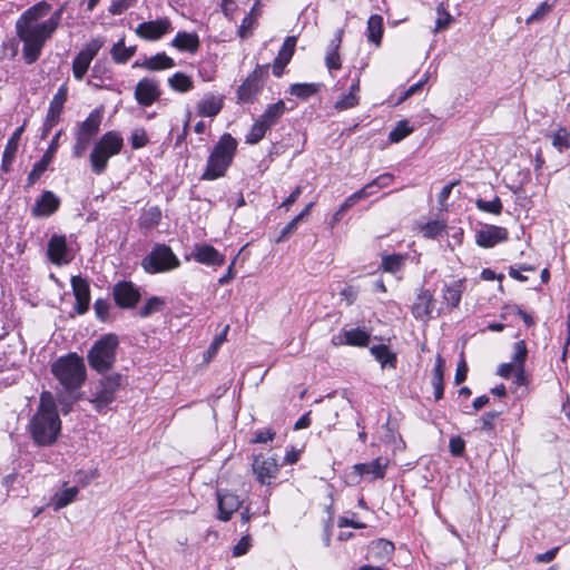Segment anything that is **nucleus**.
<instances>
[{"mask_svg":"<svg viewBox=\"0 0 570 570\" xmlns=\"http://www.w3.org/2000/svg\"><path fill=\"white\" fill-rule=\"evenodd\" d=\"M66 4L58 8L47 20L41 21L51 10V4L41 1L27 9L16 21V31L23 42L22 56L28 65L36 62L47 40L56 32L62 19Z\"/></svg>","mask_w":570,"mask_h":570,"instance_id":"1","label":"nucleus"},{"mask_svg":"<svg viewBox=\"0 0 570 570\" xmlns=\"http://www.w3.org/2000/svg\"><path fill=\"white\" fill-rule=\"evenodd\" d=\"M61 429V421L51 399L41 395L40 404L36 414L29 423V431L32 440L40 446L51 445L58 438Z\"/></svg>","mask_w":570,"mask_h":570,"instance_id":"2","label":"nucleus"},{"mask_svg":"<svg viewBox=\"0 0 570 570\" xmlns=\"http://www.w3.org/2000/svg\"><path fill=\"white\" fill-rule=\"evenodd\" d=\"M237 150V140L230 134H223L209 154L203 180L223 177L230 166Z\"/></svg>","mask_w":570,"mask_h":570,"instance_id":"3","label":"nucleus"},{"mask_svg":"<svg viewBox=\"0 0 570 570\" xmlns=\"http://www.w3.org/2000/svg\"><path fill=\"white\" fill-rule=\"evenodd\" d=\"M51 372L67 391L78 390L86 380L83 358L76 353L59 357L51 365Z\"/></svg>","mask_w":570,"mask_h":570,"instance_id":"4","label":"nucleus"},{"mask_svg":"<svg viewBox=\"0 0 570 570\" xmlns=\"http://www.w3.org/2000/svg\"><path fill=\"white\" fill-rule=\"evenodd\" d=\"M124 147V138L118 131L110 130L105 132L95 144L90 156V167L92 173L101 175L108 167L111 157L118 155Z\"/></svg>","mask_w":570,"mask_h":570,"instance_id":"5","label":"nucleus"},{"mask_svg":"<svg viewBox=\"0 0 570 570\" xmlns=\"http://www.w3.org/2000/svg\"><path fill=\"white\" fill-rule=\"evenodd\" d=\"M118 344L119 341L115 334H106L96 341L87 355L90 367L98 373L108 372L116 362Z\"/></svg>","mask_w":570,"mask_h":570,"instance_id":"6","label":"nucleus"},{"mask_svg":"<svg viewBox=\"0 0 570 570\" xmlns=\"http://www.w3.org/2000/svg\"><path fill=\"white\" fill-rule=\"evenodd\" d=\"M180 261L171 248L165 244H157L142 259L141 266L148 274L164 273L179 267Z\"/></svg>","mask_w":570,"mask_h":570,"instance_id":"7","label":"nucleus"},{"mask_svg":"<svg viewBox=\"0 0 570 570\" xmlns=\"http://www.w3.org/2000/svg\"><path fill=\"white\" fill-rule=\"evenodd\" d=\"M124 381L122 375L118 373L105 375L98 381L95 385L91 402L99 412L114 402L117 391L124 385Z\"/></svg>","mask_w":570,"mask_h":570,"instance_id":"8","label":"nucleus"},{"mask_svg":"<svg viewBox=\"0 0 570 570\" xmlns=\"http://www.w3.org/2000/svg\"><path fill=\"white\" fill-rule=\"evenodd\" d=\"M268 68L269 65H257L254 71L238 87L237 98L240 102H250L262 90Z\"/></svg>","mask_w":570,"mask_h":570,"instance_id":"9","label":"nucleus"},{"mask_svg":"<svg viewBox=\"0 0 570 570\" xmlns=\"http://www.w3.org/2000/svg\"><path fill=\"white\" fill-rule=\"evenodd\" d=\"M104 41L100 38L90 40L87 46L80 50L72 61V73L77 80H82L94 58L97 56Z\"/></svg>","mask_w":570,"mask_h":570,"instance_id":"10","label":"nucleus"},{"mask_svg":"<svg viewBox=\"0 0 570 570\" xmlns=\"http://www.w3.org/2000/svg\"><path fill=\"white\" fill-rule=\"evenodd\" d=\"M112 296L118 307L130 309L140 301L139 288L129 281H120L112 287Z\"/></svg>","mask_w":570,"mask_h":570,"instance_id":"11","label":"nucleus"},{"mask_svg":"<svg viewBox=\"0 0 570 570\" xmlns=\"http://www.w3.org/2000/svg\"><path fill=\"white\" fill-rule=\"evenodd\" d=\"M173 30L171 21L167 17L139 23L135 32L147 41H157Z\"/></svg>","mask_w":570,"mask_h":570,"instance_id":"12","label":"nucleus"},{"mask_svg":"<svg viewBox=\"0 0 570 570\" xmlns=\"http://www.w3.org/2000/svg\"><path fill=\"white\" fill-rule=\"evenodd\" d=\"M161 96L158 80L142 78L135 88V99L140 106L148 107L156 102Z\"/></svg>","mask_w":570,"mask_h":570,"instance_id":"13","label":"nucleus"},{"mask_svg":"<svg viewBox=\"0 0 570 570\" xmlns=\"http://www.w3.org/2000/svg\"><path fill=\"white\" fill-rule=\"evenodd\" d=\"M252 466L261 484H268L271 479L276 478L279 470V464L275 458L263 454L254 458Z\"/></svg>","mask_w":570,"mask_h":570,"instance_id":"14","label":"nucleus"},{"mask_svg":"<svg viewBox=\"0 0 570 570\" xmlns=\"http://www.w3.org/2000/svg\"><path fill=\"white\" fill-rule=\"evenodd\" d=\"M507 228L497 225H484L475 234V243L483 248H491L508 239Z\"/></svg>","mask_w":570,"mask_h":570,"instance_id":"15","label":"nucleus"},{"mask_svg":"<svg viewBox=\"0 0 570 570\" xmlns=\"http://www.w3.org/2000/svg\"><path fill=\"white\" fill-rule=\"evenodd\" d=\"M48 257L55 265L61 266L72 259V255L67 246L66 236L52 235L48 242Z\"/></svg>","mask_w":570,"mask_h":570,"instance_id":"16","label":"nucleus"},{"mask_svg":"<svg viewBox=\"0 0 570 570\" xmlns=\"http://www.w3.org/2000/svg\"><path fill=\"white\" fill-rule=\"evenodd\" d=\"M60 198L51 190H45L31 207V215L36 218L50 217L60 207Z\"/></svg>","mask_w":570,"mask_h":570,"instance_id":"17","label":"nucleus"},{"mask_svg":"<svg viewBox=\"0 0 570 570\" xmlns=\"http://www.w3.org/2000/svg\"><path fill=\"white\" fill-rule=\"evenodd\" d=\"M71 287L76 299L75 311L78 314H85L90 304V287L89 283L81 276L71 277Z\"/></svg>","mask_w":570,"mask_h":570,"instance_id":"18","label":"nucleus"},{"mask_svg":"<svg viewBox=\"0 0 570 570\" xmlns=\"http://www.w3.org/2000/svg\"><path fill=\"white\" fill-rule=\"evenodd\" d=\"M216 495L218 503V519L224 522L229 521L233 513L242 505L239 498L227 490H217Z\"/></svg>","mask_w":570,"mask_h":570,"instance_id":"19","label":"nucleus"},{"mask_svg":"<svg viewBox=\"0 0 570 570\" xmlns=\"http://www.w3.org/2000/svg\"><path fill=\"white\" fill-rule=\"evenodd\" d=\"M193 258L205 265L220 266L225 263V257L215 247L207 244H196L193 253Z\"/></svg>","mask_w":570,"mask_h":570,"instance_id":"20","label":"nucleus"},{"mask_svg":"<svg viewBox=\"0 0 570 570\" xmlns=\"http://www.w3.org/2000/svg\"><path fill=\"white\" fill-rule=\"evenodd\" d=\"M434 308L433 294L424 288H420L412 306V314L416 320H428Z\"/></svg>","mask_w":570,"mask_h":570,"instance_id":"21","label":"nucleus"},{"mask_svg":"<svg viewBox=\"0 0 570 570\" xmlns=\"http://www.w3.org/2000/svg\"><path fill=\"white\" fill-rule=\"evenodd\" d=\"M334 345L367 346L370 334L361 328H352L343 331L341 334L333 336Z\"/></svg>","mask_w":570,"mask_h":570,"instance_id":"22","label":"nucleus"},{"mask_svg":"<svg viewBox=\"0 0 570 570\" xmlns=\"http://www.w3.org/2000/svg\"><path fill=\"white\" fill-rule=\"evenodd\" d=\"M296 46V37L291 36L287 37L278 51L277 57L274 60L273 63V75L277 78H279L283 72L286 65L291 61Z\"/></svg>","mask_w":570,"mask_h":570,"instance_id":"23","label":"nucleus"},{"mask_svg":"<svg viewBox=\"0 0 570 570\" xmlns=\"http://www.w3.org/2000/svg\"><path fill=\"white\" fill-rule=\"evenodd\" d=\"M196 108L200 117H215L223 108V97L207 94L197 102Z\"/></svg>","mask_w":570,"mask_h":570,"instance_id":"24","label":"nucleus"},{"mask_svg":"<svg viewBox=\"0 0 570 570\" xmlns=\"http://www.w3.org/2000/svg\"><path fill=\"white\" fill-rule=\"evenodd\" d=\"M22 131L23 126L17 128L4 147L1 160V170L4 173H9L11 170V165L14 160Z\"/></svg>","mask_w":570,"mask_h":570,"instance_id":"25","label":"nucleus"},{"mask_svg":"<svg viewBox=\"0 0 570 570\" xmlns=\"http://www.w3.org/2000/svg\"><path fill=\"white\" fill-rule=\"evenodd\" d=\"M387 465V459L377 458L368 463H358L354 469L360 475H371L375 480L384 478Z\"/></svg>","mask_w":570,"mask_h":570,"instance_id":"26","label":"nucleus"},{"mask_svg":"<svg viewBox=\"0 0 570 570\" xmlns=\"http://www.w3.org/2000/svg\"><path fill=\"white\" fill-rule=\"evenodd\" d=\"M171 46L179 51L195 53L199 49L200 41L197 33L179 31L173 39Z\"/></svg>","mask_w":570,"mask_h":570,"instance_id":"27","label":"nucleus"},{"mask_svg":"<svg viewBox=\"0 0 570 570\" xmlns=\"http://www.w3.org/2000/svg\"><path fill=\"white\" fill-rule=\"evenodd\" d=\"M67 97L68 88L67 85L63 83L59 87L58 91L55 94L52 100L50 101L47 116H49L51 124H57L59 121L63 105L67 101Z\"/></svg>","mask_w":570,"mask_h":570,"instance_id":"28","label":"nucleus"},{"mask_svg":"<svg viewBox=\"0 0 570 570\" xmlns=\"http://www.w3.org/2000/svg\"><path fill=\"white\" fill-rule=\"evenodd\" d=\"M102 120V112L99 109H94L88 117L79 124L78 134L94 138L100 129Z\"/></svg>","mask_w":570,"mask_h":570,"instance_id":"29","label":"nucleus"},{"mask_svg":"<svg viewBox=\"0 0 570 570\" xmlns=\"http://www.w3.org/2000/svg\"><path fill=\"white\" fill-rule=\"evenodd\" d=\"M175 61L171 57L167 56L165 52L157 53L155 56L146 59L140 67L150 70V71H159L165 69H170L175 67ZM139 63L135 62L134 67H138Z\"/></svg>","mask_w":570,"mask_h":570,"instance_id":"30","label":"nucleus"},{"mask_svg":"<svg viewBox=\"0 0 570 570\" xmlns=\"http://www.w3.org/2000/svg\"><path fill=\"white\" fill-rule=\"evenodd\" d=\"M285 111V102L283 100H278L275 104L268 105L258 119L271 129L274 125L277 124Z\"/></svg>","mask_w":570,"mask_h":570,"instance_id":"31","label":"nucleus"},{"mask_svg":"<svg viewBox=\"0 0 570 570\" xmlns=\"http://www.w3.org/2000/svg\"><path fill=\"white\" fill-rule=\"evenodd\" d=\"M463 291L464 283L461 279L446 284L443 289V299L448 306L451 308L456 307L461 301Z\"/></svg>","mask_w":570,"mask_h":570,"instance_id":"32","label":"nucleus"},{"mask_svg":"<svg viewBox=\"0 0 570 570\" xmlns=\"http://www.w3.org/2000/svg\"><path fill=\"white\" fill-rule=\"evenodd\" d=\"M444 361L441 356L436 357V362L433 368L431 384L434 390V399L441 400L444 394Z\"/></svg>","mask_w":570,"mask_h":570,"instance_id":"33","label":"nucleus"},{"mask_svg":"<svg viewBox=\"0 0 570 570\" xmlns=\"http://www.w3.org/2000/svg\"><path fill=\"white\" fill-rule=\"evenodd\" d=\"M370 352L382 367H396V355L386 345H374L370 348Z\"/></svg>","mask_w":570,"mask_h":570,"instance_id":"34","label":"nucleus"},{"mask_svg":"<svg viewBox=\"0 0 570 570\" xmlns=\"http://www.w3.org/2000/svg\"><path fill=\"white\" fill-rule=\"evenodd\" d=\"M321 89V83L303 82L293 83L289 87V94L301 100H307L309 97L316 95Z\"/></svg>","mask_w":570,"mask_h":570,"instance_id":"35","label":"nucleus"},{"mask_svg":"<svg viewBox=\"0 0 570 570\" xmlns=\"http://www.w3.org/2000/svg\"><path fill=\"white\" fill-rule=\"evenodd\" d=\"M161 219V210L158 206H151L144 209L139 217V226L145 229L156 227Z\"/></svg>","mask_w":570,"mask_h":570,"instance_id":"36","label":"nucleus"},{"mask_svg":"<svg viewBox=\"0 0 570 570\" xmlns=\"http://www.w3.org/2000/svg\"><path fill=\"white\" fill-rule=\"evenodd\" d=\"M135 52L136 47H125L124 39L116 42L110 50L111 58L116 63H126Z\"/></svg>","mask_w":570,"mask_h":570,"instance_id":"37","label":"nucleus"},{"mask_svg":"<svg viewBox=\"0 0 570 570\" xmlns=\"http://www.w3.org/2000/svg\"><path fill=\"white\" fill-rule=\"evenodd\" d=\"M383 33V18L379 14H372L367 21L368 41L379 45Z\"/></svg>","mask_w":570,"mask_h":570,"instance_id":"38","label":"nucleus"},{"mask_svg":"<svg viewBox=\"0 0 570 570\" xmlns=\"http://www.w3.org/2000/svg\"><path fill=\"white\" fill-rule=\"evenodd\" d=\"M79 490L77 487H71L58 492L52 498V505L55 510H60L70 504L77 497Z\"/></svg>","mask_w":570,"mask_h":570,"instance_id":"39","label":"nucleus"},{"mask_svg":"<svg viewBox=\"0 0 570 570\" xmlns=\"http://www.w3.org/2000/svg\"><path fill=\"white\" fill-rule=\"evenodd\" d=\"M169 87L178 92H187L193 89V80L183 72H176L168 79Z\"/></svg>","mask_w":570,"mask_h":570,"instance_id":"40","label":"nucleus"},{"mask_svg":"<svg viewBox=\"0 0 570 570\" xmlns=\"http://www.w3.org/2000/svg\"><path fill=\"white\" fill-rule=\"evenodd\" d=\"M366 198V193L364 190H357L351 196H348L344 203L340 206V208L333 215V222L337 223L341 220L343 215L354 206L358 200Z\"/></svg>","mask_w":570,"mask_h":570,"instance_id":"41","label":"nucleus"},{"mask_svg":"<svg viewBox=\"0 0 570 570\" xmlns=\"http://www.w3.org/2000/svg\"><path fill=\"white\" fill-rule=\"evenodd\" d=\"M405 259H406V255H401V254L386 255L382 258V267L385 272L396 273L403 267Z\"/></svg>","mask_w":570,"mask_h":570,"instance_id":"42","label":"nucleus"},{"mask_svg":"<svg viewBox=\"0 0 570 570\" xmlns=\"http://www.w3.org/2000/svg\"><path fill=\"white\" fill-rule=\"evenodd\" d=\"M394 180V176L390 173H384L366 184L363 188L360 190H364L366 193V197L373 195L372 188H385L389 187Z\"/></svg>","mask_w":570,"mask_h":570,"instance_id":"43","label":"nucleus"},{"mask_svg":"<svg viewBox=\"0 0 570 570\" xmlns=\"http://www.w3.org/2000/svg\"><path fill=\"white\" fill-rule=\"evenodd\" d=\"M267 130H269V128L259 119H257L250 127L248 134L246 135V144L255 145L259 142L267 132Z\"/></svg>","mask_w":570,"mask_h":570,"instance_id":"44","label":"nucleus"},{"mask_svg":"<svg viewBox=\"0 0 570 570\" xmlns=\"http://www.w3.org/2000/svg\"><path fill=\"white\" fill-rule=\"evenodd\" d=\"M413 131L407 120H400L396 126L390 131L389 139L392 142H400Z\"/></svg>","mask_w":570,"mask_h":570,"instance_id":"45","label":"nucleus"},{"mask_svg":"<svg viewBox=\"0 0 570 570\" xmlns=\"http://www.w3.org/2000/svg\"><path fill=\"white\" fill-rule=\"evenodd\" d=\"M48 157H41L39 161H37L31 171L29 173L27 177V184L26 187L29 188L36 184V181L43 175V173L47 170L49 164H48Z\"/></svg>","mask_w":570,"mask_h":570,"instance_id":"46","label":"nucleus"},{"mask_svg":"<svg viewBox=\"0 0 570 570\" xmlns=\"http://www.w3.org/2000/svg\"><path fill=\"white\" fill-rule=\"evenodd\" d=\"M165 305V302L163 298L158 296H153L145 305L139 309V316L142 318L149 317L150 315L159 312Z\"/></svg>","mask_w":570,"mask_h":570,"instance_id":"47","label":"nucleus"},{"mask_svg":"<svg viewBox=\"0 0 570 570\" xmlns=\"http://www.w3.org/2000/svg\"><path fill=\"white\" fill-rule=\"evenodd\" d=\"M475 206L479 210L491 213L494 215H500L502 212V203L498 196H495L492 200H484L482 198H478L475 200Z\"/></svg>","mask_w":570,"mask_h":570,"instance_id":"48","label":"nucleus"},{"mask_svg":"<svg viewBox=\"0 0 570 570\" xmlns=\"http://www.w3.org/2000/svg\"><path fill=\"white\" fill-rule=\"evenodd\" d=\"M552 145L560 153L570 148V132L566 128H559L552 135Z\"/></svg>","mask_w":570,"mask_h":570,"instance_id":"49","label":"nucleus"},{"mask_svg":"<svg viewBox=\"0 0 570 570\" xmlns=\"http://www.w3.org/2000/svg\"><path fill=\"white\" fill-rule=\"evenodd\" d=\"M393 551H394L393 543L381 539L372 544V547L370 549V556L373 558H377V554L382 553L383 558H389Z\"/></svg>","mask_w":570,"mask_h":570,"instance_id":"50","label":"nucleus"},{"mask_svg":"<svg viewBox=\"0 0 570 570\" xmlns=\"http://www.w3.org/2000/svg\"><path fill=\"white\" fill-rule=\"evenodd\" d=\"M445 225L440 220H431L428 222L422 228L421 232L426 238H435L443 233Z\"/></svg>","mask_w":570,"mask_h":570,"instance_id":"51","label":"nucleus"},{"mask_svg":"<svg viewBox=\"0 0 570 570\" xmlns=\"http://www.w3.org/2000/svg\"><path fill=\"white\" fill-rule=\"evenodd\" d=\"M528 355V348L524 341H518L514 343L513 346V356L512 362L515 364V366L523 365L525 363Z\"/></svg>","mask_w":570,"mask_h":570,"instance_id":"52","label":"nucleus"},{"mask_svg":"<svg viewBox=\"0 0 570 570\" xmlns=\"http://www.w3.org/2000/svg\"><path fill=\"white\" fill-rule=\"evenodd\" d=\"M554 2L549 3L548 1H543L538 6L534 12L525 20L527 24H531L534 21L542 20L552 9Z\"/></svg>","mask_w":570,"mask_h":570,"instance_id":"53","label":"nucleus"},{"mask_svg":"<svg viewBox=\"0 0 570 570\" xmlns=\"http://www.w3.org/2000/svg\"><path fill=\"white\" fill-rule=\"evenodd\" d=\"M358 101H360V98L357 95L347 92V94L343 95V97L340 100H337L335 102L334 107L336 110H340V111L347 110V109H351V108H354L355 106H357Z\"/></svg>","mask_w":570,"mask_h":570,"instance_id":"54","label":"nucleus"},{"mask_svg":"<svg viewBox=\"0 0 570 570\" xmlns=\"http://www.w3.org/2000/svg\"><path fill=\"white\" fill-rule=\"evenodd\" d=\"M91 139L90 137H87V136H83V135H80V134H76V142H75V146H73V156L76 158H80L85 155L86 150L88 149L90 142H91Z\"/></svg>","mask_w":570,"mask_h":570,"instance_id":"55","label":"nucleus"},{"mask_svg":"<svg viewBox=\"0 0 570 570\" xmlns=\"http://www.w3.org/2000/svg\"><path fill=\"white\" fill-rule=\"evenodd\" d=\"M449 449L453 456H462L465 450V442L461 436H453L450 439Z\"/></svg>","mask_w":570,"mask_h":570,"instance_id":"56","label":"nucleus"},{"mask_svg":"<svg viewBox=\"0 0 570 570\" xmlns=\"http://www.w3.org/2000/svg\"><path fill=\"white\" fill-rule=\"evenodd\" d=\"M109 303L107 299L98 298L94 304V309L97 318L100 321H106L109 315Z\"/></svg>","mask_w":570,"mask_h":570,"instance_id":"57","label":"nucleus"},{"mask_svg":"<svg viewBox=\"0 0 570 570\" xmlns=\"http://www.w3.org/2000/svg\"><path fill=\"white\" fill-rule=\"evenodd\" d=\"M135 0H111L109 12L114 16L121 14L134 4Z\"/></svg>","mask_w":570,"mask_h":570,"instance_id":"58","label":"nucleus"},{"mask_svg":"<svg viewBox=\"0 0 570 570\" xmlns=\"http://www.w3.org/2000/svg\"><path fill=\"white\" fill-rule=\"evenodd\" d=\"M500 415V412L498 411H489L484 413L481 417L482 420V431H493L494 430V421Z\"/></svg>","mask_w":570,"mask_h":570,"instance_id":"59","label":"nucleus"},{"mask_svg":"<svg viewBox=\"0 0 570 570\" xmlns=\"http://www.w3.org/2000/svg\"><path fill=\"white\" fill-rule=\"evenodd\" d=\"M250 548V537L244 535L233 548V556L240 557L245 554Z\"/></svg>","mask_w":570,"mask_h":570,"instance_id":"60","label":"nucleus"},{"mask_svg":"<svg viewBox=\"0 0 570 570\" xmlns=\"http://www.w3.org/2000/svg\"><path fill=\"white\" fill-rule=\"evenodd\" d=\"M301 222V217H294L281 232L277 242L285 240L289 235H292L296 229Z\"/></svg>","mask_w":570,"mask_h":570,"instance_id":"61","label":"nucleus"},{"mask_svg":"<svg viewBox=\"0 0 570 570\" xmlns=\"http://www.w3.org/2000/svg\"><path fill=\"white\" fill-rule=\"evenodd\" d=\"M439 18L436 19V30H443L449 27L452 21V16L442 7L438 8Z\"/></svg>","mask_w":570,"mask_h":570,"instance_id":"62","label":"nucleus"},{"mask_svg":"<svg viewBox=\"0 0 570 570\" xmlns=\"http://www.w3.org/2000/svg\"><path fill=\"white\" fill-rule=\"evenodd\" d=\"M326 67L330 70H338L341 68V57L338 52L327 51L325 57Z\"/></svg>","mask_w":570,"mask_h":570,"instance_id":"63","label":"nucleus"},{"mask_svg":"<svg viewBox=\"0 0 570 570\" xmlns=\"http://www.w3.org/2000/svg\"><path fill=\"white\" fill-rule=\"evenodd\" d=\"M147 142H148V139L144 131L136 130L132 132V135H131L132 148H135V149L141 148V147L146 146Z\"/></svg>","mask_w":570,"mask_h":570,"instance_id":"64","label":"nucleus"}]
</instances>
